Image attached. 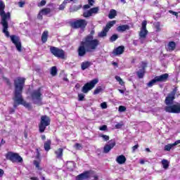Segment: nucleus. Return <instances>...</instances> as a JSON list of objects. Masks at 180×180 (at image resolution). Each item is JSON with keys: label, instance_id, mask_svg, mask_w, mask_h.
<instances>
[{"label": "nucleus", "instance_id": "1", "mask_svg": "<svg viewBox=\"0 0 180 180\" xmlns=\"http://www.w3.org/2000/svg\"><path fill=\"white\" fill-rule=\"evenodd\" d=\"M25 79L24 77H17L14 82L15 85V94L13 98L14 108H18V105H22L27 109H32V105L29 103H26L22 97V91H23V86H25Z\"/></svg>", "mask_w": 180, "mask_h": 180}, {"label": "nucleus", "instance_id": "2", "mask_svg": "<svg viewBox=\"0 0 180 180\" xmlns=\"http://www.w3.org/2000/svg\"><path fill=\"white\" fill-rule=\"evenodd\" d=\"M98 46H99V40L94 39L92 35L86 36L79 47L78 53L79 57H84L86 52L91 53V51L96 50Z\"/></svg>", "mask_w": 180, "mask_h": 180}, {"label": "nucleus", "instance_id": "3", "mask_svg": "<svg viewBox=\"0 0 180 180\" xmlns=\"http://www.w3.org/2000/svg\"><path fill=\"white\" fill-rule=\"evenodd\" d=\"M175 94H176V89L168 94L165 98V104L167 106L165 108V110L167 112V113H180V103H176L174 104Z\"/></svg>", "mask_w": 180, "mask_h": 180}, {"label": "nucleus", "instance_id": "4", "mask_svg": "<svg viewBox=\"0 0 180 180\" xmlns=\"http://www.w3.org/2000/svg\"><path fill=\"white\" fill-rule=\"evenodd\" d=\"M0 16L1 17V23L3 26V33H4L6 37H10L8 32V20L11 19V13H5V4L2 1H0Z\"/></svg>", "mask_w": 180, "mask_h": 180}, {"label": "nucleus", "instance_id": "5", "mask_svg": "<svg viewBox=\"0 0 180 180\" xmlns=\"http://www.w3.org/2000/svg\"><path fill=\"white\" fill-rule=\"evenodd\" d=\"M43 94H41V89H38L37 90H34L31 94V98L32 99L33 103L35 105H41V97Z\"/></svg>", "mask_w": 180, "mask_h": 180}, {"label": "nucleus", "instance_id": "6", "mask_svg": "<svg viewBox=\"0 0 180 180\" xmlns=\"http://www.w3.org/2000/svg\"><path fill=\"white\" fill-rule=\"evenodd\" d=\"M6 160H9L11 162H18V164H22L23 162V158L18 153L13 152H8L6 154Z\"/></svg>", "mask_w": 180, "mask_h": 180}, {"label": "nucleus", "instance_id": "7", "mask_svg": "<svg viewBox=\"0 0 180 180\" xmlns=\"http://www.w3.org/2000/svg\"><path fill=\"white\" fill-rule=\"evenodd\" d=\"M50 117L47 115H43L41 117V122L39 124V129L40 133H44L47 126H50Z\"/></svg>", "mask_w": 180, "mask_h": 180}, {"label": "nucleus", "instance_id": "8", "mask_svg": "<svg viewBox=\"0 0 180 180\" xmlns=\"http://www.w3.org/2000/svg\"><path fill=\"white\" fill-rule=\"evenodd\" d=\"M148 34V31L147 30V21L144 20L142 22V27L139 32V40L141 43L143 44L144 41H146V37H147Z\"/></svg>", "mask_w": 180, "mask_h": 180}, {"label": "nucleus", "instance_id": "9", "mask_svg": "<svg viewBox=\"0 0 180 180\" xmlns=\"http://www.w3.org/2000/svg\"><path fill=\"white\" fill-rule=\"evenodd\" d=\"M98 82H99V80L98 79H94L91 80L90 82L86 83L82 87V92H83V94H88V92L91 91V89L95 87V84Z\"/></svg>", "mask_w": 180, "mask_h": 180}, {"label": "nucleus", "instance_id": "10", "mask_svg": "<svg viewBox=\"0 0 180 180\" xmlns=\"http://www.w3.org/2000/svg\"><path fill=\"white\" fill-rule=\"evenodd\" d=\"M50 51L52 53L55 57H58V58H64L65 53L63 49H60L55 46H51Z\"/></svg>", "mask_w": 180, "mask_h": 180}, {"label": "nucleus", "instance_id": "11", "mask_svg": "<svg viewBox=\"0 0 180 180\" xmlns=\"http://www.w3.org/2000/svg\"><path fill=\"white\" fill-rule=\"evenodd\" d=\"M11 40L15 44L18 51H22V44L20 43V39L19 37L16 35H11Z\"/></svg>", "mask_w": 180, "mask_h": 180}, {"label": "nucleus", "instance_id": "12", "mask_svg": "<svg viewBox=\"0 0 180 180\" xmlns=\"http://www.w3.org/2000/svg\"><path fill=\"white\" fill-rule=\"evenodd\" d=\"M99 12V7H94L83 13L84 18H90L92 15H96Z\"/></svg>", "mask_w": 180, "mask_h": 180}, {"label": "nucleus", "instance_id": "13", "mask_svg": "<svg viewBox=\"0 0 180 180\" xmlns=\"http://www.w3.org/2000/svg\"><path fill=\"white\" fill-rule=\"evenodd\" d=\"M87 22L85 20H78L73 22H72L71 26L75 29H78L79 27H85L86 26Z\"/></svg>", "mask_w": 180, "mask_h": 180}, {"label": "nucleus", "instance_id": "14", "mask_svg": "<svg viewBox=\"0 0 180 180\" xmlns=\"http://www.w3.org/2000/svg\"><path fill=\"white\" fill-rule=\"evenodd\" d=\"M92 176V174H89V172H86L84 173H82L76 176V180H85L89 179Z\"/></svg>", "mask_w": 180, "mask_h": 180}, {"label": "nucleus", "instance_id": "15", "mask_svg": "<svg viewBox=\"0 0 180 180\" xmlns=\"http://www.w3.org/2000/svg\"><path fill=\"white\" fill-rule=\"evenodd\" d=\"M116 146V142L113 140L110 141V144H107L104 146V153L107 154V153H109L113 147Z\"/></svg>", "mask_w": 180, "mask_h": 180}, {"label": "nucleus", "instance_id": "16", "mask_svg": "<svg viewBox=\"0 0 180 180\" xmlns=\"http://www.w3.org/2000/svg\"><path fill=\"white\" fill-rule=\"evenodd\" d=\"M180 144V140L176 141L174 143H168L165 146V151H171L174 147Z\"/></svg>", "mask_w": 180, "mask_h": 180}, {"label": "nucleus", "instance_id": "17", "mask_svg": "<svg viewBox=\"0 0 180 180\" xmlns=\"http://www.w3.org/2000/svg\"><path fill=\"white\" fill-rule=\"evenodd\" d=\"M51 10L50 8H43L42 10H41L38 14V19H43V16L46 15H49V13H50Z\"/></svg>", "mask_w": 180, "mask_h": 180}, {"label": "nucleus", "instance_id": "18", "mask_svg": "<svg viewBox=\"0 0 180 180\" xmlns=\"http://www.w3.org/2000/svg\"><path fill=\"white\" fill-rule=\"evenodd\" d=\"M142 68H141V69H140L138 72H137V75H138V77L139 78H143V77H144V74H145V72H146V71H145V68H146V63H142Z\"/></svg>", "mask_w": 180, "mask_h": 180}, {"label": "nucleus", "instance_id": "19", "mask_svg": "<svg viewBox=\"0 0 180 180\" xmlns=\"http://www.w3.org/2000/svg\"><path fill=\"white\" fill-rule=\"evenodd\" d=\"M168 74L166 73V74H164V75H162L160 76H157L155 77L156 78V80L158 81V82H165V81H167V79H168Z\"/></svg>", "mask_w": 180, "mask_h": 180}, {"label": "nucleus", "instance_id": "20", "mask_svg": "<svg viewBox=\"0 0 180 180\" xmlns=\"http://www.w3.org/2000/svg\"><path fill=\"white\" fill-rule=\"evenodd\" d=\"M176 48V44L174 41H169L166 47L167 51H174Z\"/></svg>", "mask_w": 180, "mask_h": 180}, {"label": "nucleus", "instance_id": "21", "mask_svg": "<svg viewBox=\"0 0 180 180\" xmlns=\"http://www.w3.org/2000/svg\"><path fill=\"white\" fill-rule=\"evenodd\" d=\"M124 51V46H118L117 49H114L113 54H115V56H120V54H123Z\"/></svg>", "mask_w": 180, "mask_h": 180}, {"label": "nucleus", "instance_id": "22", "mask_svg": "<svg viewBox=\"0 0 180 180\" xmlns=\"http://www.w3.org/2000/svg\"><path fill=\"white\" fill-rule=\"evenodd\" d=\"M116 161L118 164H124L126 162V157L123 155H121L117 158Z\"/></svg>", "mask_w": 180, "mask_h": 180}, {"label": "nucleus", "instance_id": "23", "mask_svg": "<svg viewBox=\"0 0 180 180\" xmlns=\"http://www.w3.org/2000/svg\"><path fill=\"white\" fill-rule=\"evenodd\" d=\"M91 65H92V63L91 62L85 61V62L82 63L81 68L84 71V70H86V68H88L89 67H91Z\"/></svg>", "mask_w": 180, "mask_h": 180}, {"label": "nucleus", "instance_id": "24", "mask_svg": "<svg viewBox=\"0 0 180 180\" xmlns=\"http://www.w3.org/2000/svg\"><path fill=\"white\" fill-rule=\"evenodd\" d=\"M129 25H123L117 27V32H126V30H129Z\"/></svg>", "mask_w": 180, "mask_h": 180}, {"label": "nucleus", "instance_id": "25", "mask_svg": "<svg viewBox=\"0 0 180 180\" xmlns=\"http://www.w3.org/2000/svg\"><path fill=\"white\" fill-rule=\"evenodd\" d=\"M44 147L45 151H50L51 148V141L48 140L47 141H46L44 144Z\"/></svg>", "mask_w": 180, "mask_h": 180}, {"label": "nucleus", "instance_id": "26", "mask_svg": "<svg viewBox=\"0 0 180 180\" xmlns=\"http://www.w3.org/2000/svg\"><path fill=\"white\" fill-rule=\"evenodd\" d=\"M109 32L108 28L104 27L103 30H102L101 32L98 33V37H106V34Z\"/></svg>", "mask_w": 180, "mask_h": 180}, {"label": "nucleus", "instance_id": "27", "mask_svg": "<svg viewBox=\"0 0 180 180\" xmlns=\"http://www.w3.org/2000/svg\"><path fill=\"white\" fill-rule=\"evenodd\" d=\"M57 158H63V148H59L55 151Z\"/></svg>", "mask_w": 180, "mask_h": 180}, {"label": "nucleus", "instance_id": "28", "mask_svg": "<svg viewBox=\"0 0 180 180\" xmlns=\"http://www.w3.org/2000/svg\"><path fill=\"white\" fill-rule=\"evenodd\" d=\"M116 15H117L116 11L114 10V9H112L110 11V13L108 15V18H109V19H115V17L116 16Z\"/></svg>", "mask_w": 180, "mask_h": 180}, {"label": "nucleus", "instance_id": "29", "mask_svg": "<svg viewBox=\"0 0 180 180\" xmlns=\"http://www.w3.org/2000/svg\"><path fill=\"white\" fill-rule=\"evenodd\" d=\"M162 165L164 168V169H167L168 167H169V162L168 160L163 159L162 160Z\"/></svg>", "mask_w": 180, "mask_h": 180}, {"label": "nucleus", "instance_id": "30", "mask_svg": "<svg viewBox=\"0 0 180 180\" xmlns=\"http://www.w3.org/2000/svg\"><path fill=\"white\" fill-rule=\"evenodd\" d=\"M47 37H49V32L45 31L41 36V40L44 43H46V41H47Z\"/></svg>", "mask_w": 180, "mask_h": 180}, {"label": "nucleus", "instance_id": "31", "mask_svg": "<svg viewBox=\"0 0 180 180\" xmlns=\"http://www.w3.org/2000/svg\"><path fill=\"white\" fill-rule=\"evenodd\" d=\"M114 25H116V20H112V21H110L106 26L105 27V29H108V30H109V29H110V27H112V26Z\"/></svg>", "mask_w": 180, "mask_h": 180}, {"label": "nucleus", "instance_id": "32", "mask_svg": "<svg viewBox=\"0 0 180 180\" xmlns=\"http://www.w3.org/2000/svg\"><path fill=\"white\" fill-rule=\"evenodd\" d=\"M158 82L157 81V79L156 77H155L153 79H152L150 82H149L148 84H147V86L149 87V88H151V86L155 85V83Z\"/></svg>", "mask_w": 180, "mask_h": 180}, {"label": "nucleus", "instance_id": "33", "mask_svg": "<svg viewBox=\"0 0 180 180\" xmlns=\"http://www.w3.org/2000/svg\"><path fill=\"white\" fill-rule=\"evenodd\" d=\"M51 75H52V77H55V75H57V68L56 66L51 68Z\"/></svg>", "mask_w": 180, "mask_h": 180}, {"label": "nucleus", "instance_id": "34", "mask_svg": "<svg viewBox=\"0 0 180 180\" xmlns=\"http://www.w3.org/2000/svg\"><path fill=\"white\" fill-rule=\"evenodd\" d=\"M115 79L116 81H117V82H119L120 85H121L122 86H124V82H123V79H122L120 77L115 76Z\"/></svg>", "mask_w": 180, "mask_h": 180}, {"label": "nucleus", "instance_id": "35", "mask_svg": "<svg viewBox=\"0 0 180 180\" xmlns=\"http://www.w3.org/2000/svg\"><path fill=\"white\" fill-rule=\"evenodd\" d=\"M98 137L103 139V141H108L109 140V136L103 134H99Z\"/></svg>", "mask_w": 180, "mask_h": 180}, {"label": "nucleus", "instance_id": "36", "mask_svg": "<svg viewBox=\"0 0 180 180\" xmlns=\"http://www.w3.org/2000/svg\"><path fill=\"white\" fill-rule=\"evenodd\" d=\"M154 26L156 29V32H160L161 30V28L160 27V22H155Z\"/></svg>", "mask_w": 180, "mask_h": 180}, {"label": "nucleus", "instance_id": "37", "mask_svg": "<svg viewBox=\"0 0 180 180\" xmlns=\"http://www.w3.org/2000/svg\"><path fill=\"white\" fill-rule=\"evenodd\" d=\"M123 126H124V124L123 123V122H119L115 125V129H122Z\"/></svg>", "mask_w": 180, "mask_h": 180}, {"label": "nucleus", "instance_id": "38", "mask_svg": "<svg viewBox=\"0 0 180 180\" xmlns=\"http://www.w3.org/2000/svg\"><path fill=\"white\" fill-rule=\"evenodd\" d=\"M34 165H35L36 168H37L38 169H40V160L39 161L34 160Z\"/></svg>", "mask_w": 180, "mask_h": 180}, {"label": "nucleus", "instance_id": "39", "mask_svg": "<svg viewBox=\"0 0 180 180\" xmlns=\"http://www.w3.org/2000/svg\"><path fill=\"white\" fill-rule=\"evenodd\" d=\"M84 98H85V95H84V94H78L79 101H84Z\"/></svg>", "mask_w": 180, "mask_h": 180}, {"label": "nucleus", "instance_id": "40", "mask_svg": "<svg viewBox=\"0 0 180 180\" xmlns=\"http://www.w3.org/2000/svg\"><path fill=\"white\" fill-rule=\"evenodd\" d=\"M101 108L102 109H106L108 108V104L106 103V102L101 103Z\"/></svg>", "mask_w": 180, "mask_h": 180}, {"label": "nucleus", "instance_id": "41", "mask_svg": "<svg viewBox=\"0 0 180 180\" xmlns=\"http://www.w3.org/2000/svg\"><path fill=\"white\" fill-rule=\"evenodd\" d=\"M117 35L116 34H113L111 37H110V41H115V40H117Z\"/></svg>", "mask_w": 180, "mask_h": 180}, {"label": "nucleus", "instance_id": "42", "mask_svg": "<svg viewBox=\"0 0 180 180\" xmlns=\"http://www.w3.org/2000/svg\"><path fill=\"white\" fill-rule=\"evenodd\" d=\"M119 112H126V107L120 105L118 109Z\"/></svg>", "mask_w": 180, "mask_h": 180}, {"label": "nucleus", "instance_id": "43", "mask_svg": "<svg viewBox=\"0 0 180 180\" xmlns=\"http://www.w3.org/2000/svg\"><path fill=\"white\" fill-rule=\"evenodd\" d=\"M66 4H67V3L65 1H64L61 5H60V6H59L60 11H63L64 9V8H65Z\"/></svg>", "mask_w": 180, "mask_h": 180}, {"label": "nucleus", "instance_id": "44", "mask_svg": "<svg viewBox=\"0 0 180 180\" xmlns=\"http://www.w3.org/2000/svg\"><path fill=\"white\" fill-rule=\"evenodd\" d=\"M46 5V0H41L40 3L38 4V6H44Z\"/></svg>", "mask_w": 180, "mask_h": 180}, {"label": "nucleus", "instance_id": "45", "mask_svg": "<svg viewBox=\"0 0 180 180\" xmlns=\"http://www.w3.org/2000/svg\"><path fill=\"white\" fill-rule=\"evenodd\" d=\"M106 129H108V126L103 125L102 127H100L99 130H101V131H105V130H106Z\"/></svg>", "mask_w": 180, "mask_h": 180}, {"label": "nucleus", "instance_id": "46", "mask_svg": "<svg viewBox=\"0 0 180 180\" xmlns=\"http://www.w3.org/2000/svg\"><path fill=\"white\" fill-rule=\"evenodd\" d=\"M87 1L90 6H94V4H95V0H87Z\"/></svg>", "mask_w": 180, "mask_h": 180}, {"label": "nucleus", "instance_id": "47", "mask_svg": "<svg viewBox=\"0 0 180 180\" xmlns=\"http://www.w3.org/2000/svg\"><path fill=\"white\" fill-rule=\"evenodd\" d=\"M91 178H94L93 180H98L99 179V176L96 174H91Z\"/></svg>", "mask_w": 180, "mask_h": 180}, {"label": "nucleus", "instance_id": "48", "mask_svg": "<svg viewBox=\"0 0 180 180\" xmlns=\"http://www.w3.org/2000/svg\"><path fill=\"white\" fill-rule=\"evenodd\" d=\"M101 91H102V89L101 88H98L94 91V95H98V94H99V92H101Z\"/></svg>", "mask_w": 180, "mask_h": 180}, {"label": "nucleus", "instance_id": "49", "mask_svg": "<svg viewBox=\"0 0 180 180\" xmlns=\"http://www.w3.org/2000/svg\"><path fill=\"white\" fill-rule=\"evenodd\" d=\"M75 147L77 149V150H81V148H82V146H81V144L79 143H76L75 145Z\"/></svg>", "mask_w": 180, "mask_h": 180}, {"label": "nucleus", "instance_id": "50", "mask_svg": "<svg viewBox=\"0 0 180 180\" xmlns=\"http://www.w3.org/2000/svg\"><path fill=\"white\" fill-rule=\"evenodd\" d=\"M91 6H91L89 4H85L83 8L84 9H89V8H91Z\"/></svg>", "mask_w": 180, "mask_h": 180}, {"label": "nucleus", "instance_id": "51", "mask_svg": "<svg viewBox=\"0 0 180 180\" xmlns=\"http://www.w3.org/2000/svg\"><path fill=\"white\" fill-rule=\"evenodd\" d=\"M169 13H172V15H174V16H178V13L172 11H169Z\"/></svg>", "mask_w": 180, "mask_h": 180}, {"label": "nucleus", "instance_id": "52", "mask_svg": "<svg viewBox=\"0 0 180 180\" xmlns=\"http://www.w3.org/2000/svg\"><path fill=\"white\" fill-rule=\"evenodd\" d=\"M18 5H19L20 8H23V6H24V5H25V2H23V1H20V2L18 3Z\"/></svg>", "mask_w": 180, "mask_h": 180}, {"label": "nucleus", "instance_id": "53", "mask_svg": "<svg viewBox=\"0 0 180 180\" xmlns=\"http://www.w3.org/2000/svg\"><path fill=\"white\" fill-rule=\"evenodd\" d=\"M139 148V145H135L134 146L132 147L133 151H136Z\"/></svg>", "mask_w": 180, "mask_h": 180}, {"label": "nucleus", "instance_id": "54", "mask_svg": "<svg viewBox=\"0 0 180 180\" xmlns=\"http://www.w3.org/2000/svg\"><path fill=\"white\" fill-rule=\"evenodd\" d=\"M4 176V170L0 169V178Z\"/></svg>", "mask_w": 180, "mask_h": 180}, {"label": "nucleus", "instance_id": "55", "mask_svg": "<svg viewBox=\"0 0 180 180\" xmlns=\"http://www.w3.org/2000/svg\"><path fill=\"white\" fill-rule=\"evenodd\" d=\"M5 143H6V141L4 139H2L0 143V147H1V146H4V144H5Z\"/></svg>", "mask_w": 180, "mask_h": 180}, {"label": "nucleus", "instance_id": "56", "mask_svg": "<svg viewBox=\"0 0 180 180\" xmlns=\"http://www.w3.org/2000/svg\"><path fill=\"white\" fill-rule=\"evenodd\" d=\"M95 33V31H91V34L87 35V36H92L93 39H94V34Z\"/></svg>", "mask_w": 180, "mask_h": 180}, {"label": "nucleus", "instance_id": "57", "mask_svg": "<svg viewBox=\"0 0 180 180\" xmlns=\"http://www.w3.org/2000/svg\"><path fill=\"white\" fill-rule=\"evenodd\" d=\"M133 45L134 46H137V41L136 40L133 41Z\"/></svg>", "mask_w": 180, "mask_h": 180}, {"label": "nucleus", "instance_id": "58", "mask_svg": "<svg viewBox=\"0 0 180 180\" xmlns=\"http://www.w3.org/2000/svg\"><path fill=\"white\" fill-rule=\"evenodd\" d=\"M15 112V110L13 108H11L10 110V113H14Z\"/></svg>", "mask_w": 180, "mask_h": 180}, {"label": "nucleus", "instance_id": "59", "mask_svg": "<svg viewBox=\"0 0 180 180\" xmlns=\"http://www.w3.org/2000/svg\"><path fill=\"white\" fill-rule=\"evenodd\" d=\"M32 180H39V178L37 177H31Z\"/></svg>", "mask_w": 180, "mask_h": 180}, {"label": "nucleus", "instance_id": "60", "mask_svg": "<svg viewBox=\"0 0 180 180\" xmlns=\"http://www.w3.org/2000/svg\"><path fill=\"white\" fill-rule=\"evenodd\" d=\"M41 139L43 140H46V136L45 135H41Z\"/></svg>", "mask_w": 180, "mask_h": 180}, {"label": "nucleus", "instance_id": "61", "mask_svg": "<svg viewBox=\"0 0 180 180\" xmlns=\"http://www.w3.org/2000/svg\"><path fill=\"white\" fill-rule=\"evenodd\" d=\"M119 92H120V94H124V91L122 89H119Z\"/></svg>", "mask_w": 180, "mask_h": 180}, {"label": "nucleus", "instance_id": "62", "mask_svg": "<svg viewBox=\"0 0 180 180\" xmlns=\"http://www.w3.org/2000/svg\"><path fill=\"white\" fill-rule=\"evenodd\" d=\"M112 65L117 66V63L113 62V63H112Z\"/></svg>", "mask_w": 180, "mask_h": 180}, {"label": "nucleus", "instance_id": "63", "mask_svg": "<svg viewBox=\"0 0 180 180\" xmlns=\"http://www.w3.org/2000/svg\"><path fill=\"white\" fill-rule=\"evenodd\" d=\"M146 151H147L148 153H150V148H146Z\"/></svg>", "mask_w": 180, "mask_h": 180}, {"label": "nucleus", "instance_id": "64", "mask_svg": "<svg viewBox=\"0 0 180 180\" xmlns=\"http://www.w3.org/2000/svg\"><path fill=\"white\" fill-rule=\"evenodd\" d=\"M68 164H70V165H74V163L72 162H68Z\"/></svg>", "mask_w": 180, "mask_h": 180}]
</instances>
